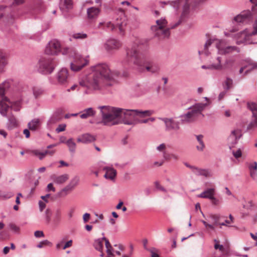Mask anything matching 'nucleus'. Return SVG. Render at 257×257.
Here are the masks:
<instances>
[{"label":"nucleus","mask_w":257,"mask_h":257,"mask_svg":"<svg viewBox=\"0 0 257 257\" xmlns=\"http://www.w3.org/2000/svg\"><path fill=\"white\" fill-rule=\"evenodd\" d=\"M33 94L36 98H37L44 93V90L42 88L38 87H34L33 88Z\"/></svg>","instance_id":"nucleus-37"},{"label":"nucleus","mask_w":257,"mask_h":257,"mask_svg":"<svg viewBox=\"0 0 257 257\" xmlns=\"http://www.w3.org/2000/svg\"><path fill=\"white\" fill-rule=\"evenodd\" d=\"M59 6L62 12H67L73 8V2L72 0H61Z\"/></svg>","instance_id":"nucleus-21"},{"label":"nucleus","mask_w":257,"mask_h":257,"mask_svg":"<svg viewBox=\"0 0 257 257\" xmlns=\"http://www.w3.org/2000/svg\"><path fill=\"white\" fill-rule=\"evenodd\" d=\"M52 245L53 244L51 242L46 239L40 242V243L37 245V246L38 248H42L45 246H52Z\"/></svg>","instance_id":"nucleus-43"},{"label":"nucleus","mask_w":257,"mask_h":257,"mask_svg":"<svg viewBox=\"0 0 257 257\" xmlns=\"http://www.w3.org/2000/svg\"><path fill=\"white\" fill-rule=\"evenodd\" d=\"M52 191L53 192H55L56 189L55 187H54L52 183H50L48 184L47 187V191L49 192Z\"/></svg>","instance_id":"nucleus-58"},{"label":"nucleus","mask_w":257,"mask_h":257,"mask_svg":"<svg viewBox=\"0 0 257 257\" xmlns=\"http://www.w3.org/2000/svg\"><path fill=\"white\" fill-rule=\"evenodd\" d=\"M40 124V122L39 119L35 118L28 123V126L31 131H35L38 128Z\"/></svg>","instance_id":"nucleus-29"},{"label":"nucleus","mask_w":257,"mask_h":257,"mask_svg":"<svg viewBox=\"0 0 257 257\" xmlns=\"http://www.w3.org/2000/svg\"><path fill=\"white\" fill-rule=\"evenodd\" d=\"M207 105V103H198L188 108L190 111L180 116L181 121L182 123H191L196 121L200 117L203 118L204 115L202 112Z\"/></svg>","instance_id":"nucleus-4"},{"label":"nucleus","mask_w":257,"mask_h":257,"mask_svg":"<svg viewBox=\"0 0 257 257\" xmlns=\"http://www.w3.org/2000/svg\"><path fill=\"white\" fill-rule=\"evenodd\" d=\"M10 87L9 81H5L0 84V113L3 116H7L9 105L7 103L8 99L5 96V91Z\"/></svg>","instance_id":"nucleus-7"},{"label":"nucleus","mask_w":257,"mask_h":257,"mask_svg":"<svg viewBox=\"0 0 257 257\" xmlns=\"http://www.w3.org/2000/svg\"><path fill=\"white\" fill-rule=\"evenodd\" d=\"M138 116L143 118L147 116H150L154 113V111L152 110H141L137 109Z\"/></svg>","instance_id":"nucleus-32"},{"label":"nucleus","mask_w":257,"mask_h":257,"mask_svg":"<svg viewBox=\"0 0 257 257\" xmlns=\"http://www.w3.org/2000/svg\"><path fill=\"white\" fill-rule=\"evenodd\" d=\"M90 215L89 213H85V214H84L83 215V222L84 223H86L87 222H88V221L90 219Z\"/></svg>","instance_id":"nucleus-60"},{"label":"nucleus","mask_w":257,"mask_h":257,"mask_svg":"<svg viewBox=\"0 0 257 257\" xmlns=\"http://www.w3.org/2000/svg\"><path fill=\"white\" fill-rule=\"evenodd\" d=\"M57 63L50 57H42L39 61L38 71L43 74H51L54 70Z\"/></svg>","instance_id":"nucleus-6"},{"label":"nucleus","mask_w":257,"mask_h":257,"mask_svg":"<svg viewBox=\"0 0 257 257\" xmlns=\"http://www.w3.org/2000/svg\"><path fill=\"white\" fill-rule=\"evenodd\" d=\"M233 155L234 157L236 159H238L241 156L242 153L240 149H238L236 151L232 152Z\"/></svg>","instance_id":"nucleus-52"},{"label":"nucleus","mask_w":257,"mask_h":257,"mask_svg":"<svg viewBox=\"0 0 257 257\" xmlns=\"http://www.w3.org/2000/svg\"><path fill=\"white\" fill-rule=\"evenodd\" d=\"M72 37L76 39H84L87 37V35L83 33H77L74 34Z\"/></svg>","instance_id":"nucleus-44"},{"label":"nucleus","mask_w":257,"mask_h":257,"mask_svg":"<svg viewBox=\"0 0 257 257\" xmlns=\"http://www.w3.org/2000/svg\"><path fill=\"white\" fill-rule=\"evenodd\" d=\"M101 120L97 123L104 125L112 126L121 123V108L111 106H99Z\"/></svg>","instance_id":"nucleus-3"},{"label":"nucleus","mask_w":257,"mask_h":257,"mask_svg":"<svg viewBox=\"0 0 257 257\" xmlns=\"http://www.w3.org/2000/svg\"><path fill=\"white\" fill-rule=\"evenodd\" d=\"M61 118L62 117L59 112H55L53 114L52 116L50 118V119L48 120L47 122L48 125L49 126V127H51L53 124L61 120Z\"/></svg>","instance_id":"nucleus-23"},{"label":"nucleus","mask_w":257,"mask_h":257,"mask_svg":"<svg viewBox=\"0 0 257 257\" xmlns=\"http://www.w3.org/2000/svg\"><path fill=\"white\" fill-rule=\"evenodd\" d=\"M249 169L250 171H256L257 169V163L255 162L253 164L250 165Z\"/></svg>","instance_id":"nucleus-63"},{"label":"nucleus","mask_w":257,"mask_h":257,"mask_svg":"<svg viewBox=\"0 0 257 257\" xmlns=\"http://www.w3.org/2000/svg\"><path fill=\"white\" fill-rule=\"evenodd\" d=\"M223 86L226 91L232 88L233 86V81L232 79L227 77L223 84Z\"/></svg>","instance_id":"nucleus-39"},{"label":"nucleus","mask_w":257,"mask_h":257,"mask_svg":"<svg viewBox=\"0 0 257 257\" xmlns=\"http://www.w3.org/2000/svg\"><path fill=\"white\" fill-rule=\"evenodd\" d=\"M119 73L112 72L106 64H98L93 67V72L79 81V83L89 92L100 91L112 86L114 77Z\"/></svg>","instance_id":"nucleus-1"},{"label":"nucleus","mask_w":257,"mask_h":257,"mask_svg":"<svg viewBox=\"0 0 257 257\" xmlns=\"http://www.w3.org/2000/svg\"><path fill=\"white\" fill-rule=\"evenodd\" d=\"M122 63L128 65L133 64L140 72H143L146 70L148 72L155 73L159 72L160 69L158 64L151 60L148 51L140 52L135 46L126 49V56L122 60Z\"/></svg>","instance_id":"nucleus-2"},{"label":"nucleus","mask_w":257,"mask_h":257,"mask_svg":"<svg viewBox=\"0 0 257 257\" xmlns=\"http://www.w3.org/2000/svg\"><path fill=\"white\" fill-rule=\"evenodd\" d=\"M112 31L114 29V26L110 22H105L104 28Z\"/></svg>","instance_id":"nucleus-48"},{"label":"nucleus","mask_w":257,"mask_h":257,"mask_svg":"<svg viewBox=\"0 0 257 257\" xmlns=\"http://www.w3.org/2000/svg\"><path fill=\"white\" fill-rule=\"evenodd\" d=\"M46 220L47 223H49L51 220V211L50 209L47 208L45 211Z\"/></svg>","instance_id":"nucleus-46"},{"label":"nucleus","mask_w":257,"mask_h":257,"mask_svg":"<svg viewBox=\"0 0 257 257\" xmlns=\"http://www.w3.org/2000/svg\"><path fill=\"white\" fill-rule=\"evenodd\" d=\"M105 247L106 248V253L108 255H113V253L112 252L113 251V248L110 244V242H109V240H106V243H105Z\"/></svg>","instance_id":"nucleus-41"},{"label":"nucleus","mask_w":257,"mask_h":257,"mask_svg":"<svg viewBox=\"0 0 257 257\" xmlns=\"http://www.w3.org/2000/svg\"><path fill=\"white\" fill-rule=\"evenodd\" d=\"M73 189L68 184L58 193L59 197H64L70 193Z\"/></svg>","instance_id":"nucleus-30"},{"label":"nucleus","mask_w":257,"mask_h":257,"mask_svg":"<svg viewBox=\"0 0 257 257\" xmlns=\"http://www.w3.org/2000/svg\"><path fill=\"white\" fill-rule=\"evenodd\" d=\"M253 19V15L249 10L244 11L234 18V20L237 23H243Z\"/></svg>","instance_id":"nucleus-13"},{"label":"nucleus","mask_w":257,"mask_h":257,"mask_svg":"<svg viewBox=\"0 0 257 257\" xmlns=\"http://www.w3.org/2000/svg\"><path fill=\"white\" fill-rule=\"evenodd\" d=\"M192 172L194 174L197 176H204L207 177L208 174V172L205 169H200L195 167Z\"/></svg>","instance_id":"nucleus-34"},{"label":"nucleus","mask_w":257,"mask_h":257,"mask_svg":"<svg viewBox=\"0 0 257 257\" xmlns=\"http://www.w3.org/2000/svg\"><path fill=\"white\" fill-rule=\"evenodd\" d=\"M34 153L35 155L39 157L40 160L43 159L45 157V154L43 152H39L38 151H34Z\"/></svg>","instance_id":"nucleus-55"},{"label":"nucleus","mask_w":257,"mask_h":257,"mask_svg":"<svg viewBox=\"0 0 257 257\" xmlns=\"http://www.w3.org/2000/svg\"><path fill=\"white\" fill-rule=\"evenodd\" d=\"M212 44V41L211 40H208L206 42L205 45H204V53L206 55H208L209 53L207 50V48L210 46Z\"/></svg>","instance_id":"nucleus-47"},{"label":"nucleus","mask_w":257,"mask_h":257,"mask_svg":"<svg viewBox=\"0 0 257 257\" xmlns=\"http://www.w3.org/2000/svg\"><path fill=\"white\" fill-rule=\"evenodd\" d=\"M95 138L94 136L89 134H84L80 136L77 139V141L83 144H88L94 142Z\"/></svg>","instance_id":"nucleus-18"},{"label":"nucleus","mask_w":257,"mask_h":257,"mask_svg":"<svg viewBox=\"0 0 257 257\" xmlns=\"http://www.w3.org/2000/svg\"><path fill=\"white\" fill-rule=\"evenodd\" d=\"M253 35L251 34V31L247 29H245L236 34V44H240L241 43L251 44L254 43L252 40L251 37Z\"/></svg>","instance_id":"nucleus-9"},{"label":"nucleus","mask_w":257,"mask_h":257,"mask_svg":"<svg viewBox=\"0 0 257 257\" xmlns=\"http://www.w3.org/2000/svg\"><path fill=\"white\" fill-rule=\"evenodd\" d=\"M252 120L247 126L248 130H251L257 127V116H252Z\"/></svg>","instance_id":"nucleus-40"},{"label":"nucleus","mask_w":257,"mask_h":257,"mask_svg":"<svg viewBox=\"0 0 257 257\" xmlns=\"http://www.w3.org/2000/svg\"><path fill=\"white\" fill-rule=\"evenodd\" d=\"M253 31H251V34L253 36L257 35V19L255 20L253 24Z\"/></svg>","instance_id":"nucleus-54"},{"label":"nucleus","mask_w":257,"mask_h":257,"mask_svg":"<svg viewBox=\"0 0 257 257\" xmlns=\"http://www.w3.org/2000/svg\"><path fill=\"white\" fill-rule=\"evenodd\" d=\"M137 109H127L121 108V123L126 125H135L137 120Z\"/></svg>","instance_id":"nucleus-8"},{"label":"nucleus","mask_w":257,"mask_h":257,"mask_svg":"<svg viewBox=\"0 0 257 257\" xmlns=\"http://www.w3.org/2000/svg\"><path fill=\"white\" fill-rule=\"evenodd\" d=\"M58 83L61 85H65L68 82V72L67 69L62 68L56 74Z\"/></svg>","instance_id":"nucleus-15"},{"label":"nucleus","mask_w":257,"mask_h":257,"mask_svg":"<svg viewBox=\"0 0 257 257\" xmlns=\"http://www.w3.org/2000/svg\"><path fill=\"white\" fill-rule=\"evenodd\" d=\"M61 51V44L57 40L50 41L47 45L45 52L47 55H57Z\"/></svg>","instance_id":"nucleus-10"},{"label":"nucleus","mask_w":257,"mask_h":257,"mask_svg":"<svg viewBox=\"0 0 257 257\" xmlns=\"http://www.w3.org/2000/svg\"><path fill=\"white\" fill-rule=\"evenodd\" d=\"M202 222L203 223V224L204 225V226L206 228H209L212 230H214V226L213 225H211V224H209L207 222H206L205 221H204V220H202Z\"/></svg>","instance_id":"nucleus-62"},{"label":"nucleus","mask_w":257,"mask_h":257,"mask_svg":"<svg viewBox=\"0 0 257 257\" xmlns=\"http://www.w3.org/2000/svg\"><path fill=\"white\" fill-rule=\"evenodd\" d=\"M80 113L81 118L86 119L89 117L93 116L95 114L96 111L92 107H89L84 109Z\"/></svg>","instance_id":"nucleus-22"},{"label":"nucleus","mask_w":257,"mask_h":257,"mask_svg":"<svg viewBox=\"0 0 257 257\" xmlns=\"http://www.w3.org/2000/svg\"><path fill=\"white\" fill-rule=\"evenodd\" d=\"M210 200H211L212 204L214 205H218L220 203L219 200L214 196Z\"/></svg>","instance_id":"nucleus-59"},{"label":"nucleus","mask_w":257,"mask_h":257,"mask_svg":"<svg viewBox=\"0 0 257 257\" xmlns=\"http://www.w3.org/2000/svg\"><path fill=\"white\" fill-rule=\"evenodd\" d=\"M247 107L252 112V116H257V104L254 102H248Z\"/></svg>","instance_id":"nucleus-36"},{"label":"nucleus","mask_w":257,"mask_h":257,"mask_svg":"<svg viewBox=\"0 0 257 257\" xmlns=\"http://www.w3.org/2000/svg\"><path fill=\"white\" fill-rule=\"evenodd\" d=\"M202 222L203 223V224L204 225V226L206 228H209L212 230H214V226L213 225H211V224H209L207 222H206L205 221H204V220H202Z\"/></svg>","instance_id":"nucleus-61"},{"label":"nucleus","mask_w":257,"mask_h":257,"mask_svg":"<svg viewBox=\"0 0 257 257\" xmlns=\"http://www.w3.org/2000/svg\"><path fill=\"white\" fill-rule=\"evenodd\" d=\"M159 119L164 122L165 130L167 132L171 131H176L180 128L179 122L175 120L173 118L160 117Z\"/></svg>","instance_id":"nucleus-12"},{"label":"nucleus","mask_w":257,"mask_h":257,"mask_svg":"<svg viewBox=\"0 0 257 257\" xmlns=\"http://www.w3.org/2000/svg\"><path fill=\"white\" fill-rule=\"evenodd\" d=\"M34 235L36 237H41L44 236V234L42 231L37 230L34 232Z\"/></svg>","instance_id":"nucleus-57"},{"label":"nucleus","mask_w":257,"mask_h":257,"mask_svg":"<svg viewBox=\"0 0 257 257\" xmlns=\"http://www.w3.org/2000/svg\"><path fill=\"white\" fill-rule=\"evenodd\" d=\"M215 195L214 188H208L198 195V197L211 199Z\"/></svg>","instance_id":"nucleus-24"},{"label":"nucleus","mask_w":257,"mask_h":257,"mask_svg":"<svg viewBox=\"0 0 257 257\" xmlns=\"http://www.w3.org/2000/svg\"><path fill=\"white\" fill-rule=\"evenodd\" d=\"M166 148V145L165 144H162L157 147V150L159 152H163L165 151Z\"/></svg>","instance_id":"nucleus-56"},{"label":"nucleus","mask_w":257,"mask_h":257,"mask_svg":"<svg viewBox=\"0 0 257 257\" xmlns=\"http://www.w3.org/2000/svg\"><path fill=\"white\" fill-rule=\"evenodd\" d=\"M88 61L80 56H75L74 61L70 64L71 70L77 72L87 65Z\"/></svg>","instance_id":"nucleus-11"},{"label":"nucleus","mask_w":257,"mask_h":257,"mask_svg":"<svg viewBox=\"0 0 257 257\" xmlns=\"http://www.w3.org/2000/svg\"><path fill=\"white\" fill-rule=\"evenodd\" d=\"M65 143L69 148V151L72 153H75L76 148V144L73 141V139H69L65 142Z\"/></svg>","instance_id":"nucleus-33"},{"label":"nucleus","mask_w":257,"mask_h":257,"mask_svg":"<svg viewBox=\"0 0 257 257\" xmlns=\"http://www.w3.org/2000/svg\"><path fill=\"white\" fill-rule=\"evenodd\" d=\"M241 130L239 129L233 130L231 132V133L229 137L228 140V141L232 143V145L236 144L237 141L241 137Z\"/></svg>","instance_id":"nucleus-19"},{"label":"nucleus","mask_w":257,"mask_h":257,"mask_svg":"<svg viewBox=\"0 0 257 257\" xmlns=\"http://www.w3.org/2000/svg\"><path fill=\"white\" fill-rule=\"evenodd\" d=\"M181 21L177 22L175 25L170 28H166L167 22L166 19L161 18L156 21L157 25L151 27V29L155 32V35L160 38H168L170 35V29H174L180 25Z\"/></svg>","instance_id":"nucleus-5"},{"label":"nucleus","mask_w":257,"mask_h":257,"mask_svg":"<svg viewBox=\"0 0 257 257\" xmlns=\"http://www.w3.org/2000/svg\"><path fill=\"white\" fill-rule=\"evenodd\" d=\"M66 125L65 124H59L58 127L56 129V131L57 133H59L61 132L64 131L66 128Z\"/></svg>","instance_id":"nucleus-50"},{"label":"nucleus","mask_w":257,"mask_h":257,"mask_svg":"<svg viewBox=\"0 0 257 257\" xmlns=\"http://www.w3.org/2000/svg\"><path fill=\"white\" fill-rule=\"evenodd\" d=\"M155 185L157 189L161 190L164 192H167L166 189L165 188H164L162 186H161L158 182H155Z\"/></svg>","instance_id":"nucleus-51"},{"label":"nucleus","mask_w":257,"mask_h":257,"mask_svg":"<svg viewBox=\"0 0 257 257\" xmlns=\"http://www.w3.org/2000/svg\"><path fill=\"white\" fill-rule=\"evenodd\" d=\"M18 121L14 115H12L9 118L7 123V126L9 130L14 129L18 127Z\"/></svg>","instance_id":"nucleus-28"},{"label":"nucleus","mask_w":257,"mask_h":257,"mask_svg":"<svg viewBox=\"0 0 257 257\" xmlns=\"http://www.w3.org/2000/svg\"><path fill=\"white\" fill-rule=\"evenodd\" d=\"M221 218V216L219 214H211L209 216V218L211 219L212 223L211 225H214V228H215V226L218 225L224 226L226 225L224 222H220Z\"/></svg>","instance_id":"nucleus-25"},{"label":"nucleus","mask_w":257,"mask_h":257,"mask_svg":"<svg viewBox=\"0 0 257 257\" xmlns=\"http://www.w3.org/2000/svg\"><path fill=\"white\" fill-rule=\"evenodd\" d=\"M121 46V44L118 40L110 39L106 41L104 44V48L108 52L118 49Z\"/></svg>","instance_id":"nucleus-14"},{"label":"nucleus","mask_w":257,"mask_h":257,"mask_svg":"<svg viewBox=\"0 0 257 257\" xmlns=\"http://www.w3.org/2000/svg\"><path fill=\"white\" fill-rule=\"evenodd\" d=\"M103 170L106 171V173L104 175L105 178L113 180L115 177L116 171L113 168L106 167L103 168Z\"/></svg>","instance_id":"nucleus-26"},{"label":"nucleus","mask_w":257,"mask_h":257,"mask_svg":"<svg viewBox=\"0 0 257 257\" xmlns=\"http://www.w3.org/2000/svg\"><path fill=\"white\" fill-rule=\"evenodd\" d=\"M235 60L233 59H226L224 63L225 68H230L233 66Z\"/></svg>","instance_id":"nucleus-45"},{"label":"nucleus","mask_w":257,"mask_h":257,"mask_svg":"<svg viewBox=\"0 0 257 257\" xmlns=\"http://www.w3.org/2000/svg\"><path fill=\"white\" fill-rule=\"evenodd\" d=\"M93 246L95 249L102 252L103 248V243L101 239H97L94 241Z\"/></svg>","instance_id":"nucleus-38"},{"label":"nucleus","mask_w":257,"mask_h":257,"mask_svg":"<svg viewBox=\"0 0 257 257\" xmlns=\"http://www.w3.org/2000/svg\"><path fill=\"white\" fill-rule=\"evenodd\" d=\"M79 181V177L77 176L74 177L71 180L68 185L72 187L73 189L78 185Z\"/></svg>","instance_id":"nucleus-42"},{"label":"nucleus","mask_w":257,"mask_h":257,"mask_svg":"<svg viewBox=\"0 0 257 257\" xmlns=\"http://www.w3.org/2000/svg\"><path fill=\"white\" fill-rule=\"evenodd\" d=\"M7 103L9 105L8 110H9L10 107H11L14 110L16 111H19L21 109V102L19 101L11 102L9 99H8V101L7 102Z\"/></svg>","instance_id":"nucleus-31"},{"label":"nucleus","mask_w":257,"mask_h":257,"mask_svg":"<svg viewBox=\"0 0 257 257\" xmlns=\"http://www.w3.org/2000/svg\"><path fill=\"white\" fill-rule=\"evenodd\" d=\"M203 136L202 135L196 136V139L198 142L199 145L196 146V149L198 151H203L205 145L203 141Z\"/></svg>","instance_id":"nucleus-35"},{"label":"nucleus","mask_w":257,"mask_h":257,"mask_svg":"<svg viewBox=\"0 0 257 257\" xmlns=\"http://www.w3.org/2000/svg\"><path fill=\"white\" fill-rule=\"evenodd\" d=\"M136 44L138 46V47H140L141 45H144L145 47H148L147 42L145 40H138L136 42Z\"/></svg>","instance_id":"nucleus-53"},{"label":"nucleus","mask_w":257,"mask_h":257,"mask_svg":"<svg viewBox=\"0 0 257 257\" xmlns=\"http://www.w3.org/2000/svg\"><path fill=\"white\" fill-rule=\"evenodd\" d=\"M9 226L11 230L16 232H18L20 230V228L14 223H10Z\"/></svg>","instance_id":"nucleus-49"},{"label":"nucleus","mask_w":257,"mask_h":257,"mask_svg":"<svg viewBox=\"0 0 257 257\" xmlns=\"http://www.w3.org/2000/svg\"><path fill=\"white\" fill-rule=\"evenodd\" d=\"M222 43H223V41H219V44L216 45L219 53L221 54H226L233 51L239 52V49L235 46H228L224 48H222L221 46Z\"/></svg>","instance_id":"nucleus-16"},{"label":"nucleus","mask_w":257,"mask_h":257,"mask_svg":"<svg viewBox=\"0 0 257 257\" xmlns=\"http://www.w3.org/2000/svg\"><path fill=\"white\" fill-rule=\"evenodd\" d=\"M217 60L218 61L217 64H213L211 65H209L208 66L202 65L201 68L204 69H213V70H221L222 69V65L221 64V58L220 57H218L217 58Z\"/></svg>","instance_id":"nucleus-27"},{"label":"nucleus","mask_w":257,"mask_h":257,"mask_svg":"<svg viewBox=\"0 0 257 257\" xmlns=\"http://www.w3.org/2000/svg\"><path fill=\"white\" fill-rule=\"evenodd\" d=\"M39 205L40 210L41 211H42L43 210V209L46 207L45 203L42 201H39Z\"/></svg>","instance_id":"nucleus-64"},{"label":"nucleus","mask_w":257,"mask_h":257,"mask_svg":"<svg viewBox=\"0 0 257 257\" xmlns=\"http://www.w3.org/2000/svg\"><path fill=\"white\" fill-rule=\"evenodd\" d=\"M100 13V9L95 7H91L87 10V18L93 20L97 18Z\"/></svg>","instance_id":"nucleus-20"},{"label":"nucleus","mask_w":257,"mask_h":257,"mask_svg":"<svg viewBox=\"0 0 257 257\" xmlns=\"http://www.w3.org/2000/svg\"><path fill=\"white\" fill-rule=\"evenodd\" d=\"M69 176L67 174H64L59 176L52 175L51 176V179L54 183L57 184H62L66 182L69 179Z\"/></svg>","instance_id":"nucleus-17"}]
</instances>
